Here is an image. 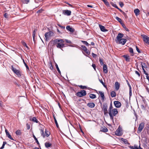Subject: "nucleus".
<instances>
[{
    "instance_id": "nucleus-1",
    "label": "nucleus",
    "mask_w": 149,
    "mask_h": 149,
    "mask_svg": "<svg viewBox=\"0 0 149 149\" xmlns=\"http://www.w3.org/2000/svg\"><path fill=\"white\" fill-rule=\"evenodd\" d=\"M54 44L56 45V46L58 48L62 50V48L64 47L63 44L64 41L63 39H55L53 40Z\"/></svg>"
},
{
    "instance_id": "nucleus-50",
    "label": "nucleus",
    "mask_w": 149,
    "mask_h": 149,
    "mask_svg": "<svg viewBox=\"0 0 149 149\" xmlns=\"http://www.w3.org/2000/svg\"><path fill=\"white\" fill-rule=\"evenodd\" d=\"M119 4L121 7L122 8L124 6V3L122 2H120L119 3Z\"/></svg>"
},
{
    "instance_id": "nucleus-47",
    "label": "nucleus",
    "mask_w": 149,
    "mask_h": 149,
    "mask_svg": "<svg viewBox=\"0 0 149 149\" xmlns=\"http://www.w3.org/2000/svg\"><path fill=\"white\" fill-rule=\"evenodd\" d=\"M99 61L100 62V64L101 65H103L104 63H103V60L102 59L100 58H99Z\"/></svg>"
},
{
    "instance_id": "nucleus-27",
    "label": "nucleus",
    "mask_w": 149,
    "mask_h": 149,
    "mask_svg": "<svg viewBox=\"0 0 149 149\" xmlns=\"http://www.w3.org/2000/svg\"><path fill=\"white\" fill-rule=\"evenodd\" d=\"M141 67L142 68L143 67V68H148L147 66L146 65V64L145 63H143L142 62H141Z\"/></svg>"
},
{
    "instance_id": "nucleus-57",
    "label": "nucleus",
    "mask_w": 149,
    "mask_h": 149,
    "mask_svg": "<svg viewBox=\"0 0 149 149\" xmlns=\"http://www.w3.org/2000/svg\"><path fill=\"white\" fill-rule=\"evenodd\" d=\"M142 68V69L143 70V72H144V74H146V75H148V74L146 73V72L145 70L144 69V68H143H143Z\"/></svg>"
},
{
    "instance_id": "nucleus-17",
    "label": "nucleus",
    "mask_w": 149,
    "mask_h": 149,
    "mask_svg": "<svg viewBox=\"0 0 149 149\" xmlns=\"http://www.w3.org/2000/svg\"><path fill=\"white\" fill-rule=\"evenodd\" d=\"M99 27L101 31L102 32H105L108 31L107 29H105V27L104 26L99 24Z\"/></svg>"
},
{
    "instance_id": "nucleus-8",
    "label": "nucleus",
    "mask_w": 149,
    "mask_h": 149,
    "mask_svg": "<svg viewBox=\"0 0 149 149\" xmlns=\"http://www.w3.org/2000/svg\"><path fill=\"white\" fill-rule=\"evenodd\" d=\"M107 108V104L106 103H104L102 108L104 111V114H105L108 113Z\"/></svg>"
},
{
    "instance_id": "nucleus-54",
    "label": "nucleus",
    "mask_w": 149,
    "mask_h": 149,
    "mask_svg": "<svg viewBox=\"0 0 149 149\" xmlns=\"http://www.w3.org/2000/svg\"><path fill=\"white\" fill-rule=\"evenodd\" d=\"M43 10L42 9H41L40 10H38L37 12V13H41L43 11Z\"/></svg>"
},
{
    "instance_id": "nucleus-13",
    "label": "nucleus",
    "mask_w": 149,
    "mask_h": 149,
    "mask_svg": "<svg viewBox=\"0 0 149 149\" xmlns=\"http://www.w3.org/2000/svg\"><path fill=\"white\" fill-rule=\"evenodd\" d=\"M81 47L82 49L88 55H89L90 54L89 51L87 49L85 46L81 45Z\"/></svg>"
},
{
    "instance_id": "nucleus-7",
    "label": "nucleus",
    "mask_w": 149,
    "mask_h": 149,
    "mask_svg": "<svg viewBox=\"0 0 149 149\" xmlns=\"http://www.w3.org/2000/svg\"><path fill=\"white\" fill-rule=\"evenodd\" d=\"M144 125L145 123L143 122H142L139 125L137 132L139 134V133H140L141 132L142 130L144 127Z\"/></svg>"
},
{
    "instance_id": "nucleus-23",
    "label": "nucleus",
    "mask_w": 149,
    "mask_h": 149,
    "mask_svg": "<svg viewBox=\"0 0 149 149\" xmlns=\"http://www.w3.org/2000/svg\"><path fill=\"white\" fill-rule=\"evenodd\" d=\"M5 132H6V136H8V137L11 140H14L13 139V138H12L11 137V136L9 134V132H8V131L7 130H5Z\"/></svg>"
},
{
    "instance_id": "nucleus-45",
    "label": "nucleus",
    "mask_w": 149,
    "mask_h": 149,
    "mask_svg": "<svg viewBox=\"0 0 149 149\" xmlns=\"http://www.w3.org/2000/svg\"><path fill=\"white\" fill-rule=\"evenodd\" d=\"M22 42L23 46H24V47H25L26 48H28V47L27 46L26 43L22 41Z\"/></svg>"
},
{
    "instance_id": "nucleus-58",
    "label": "nucleus",
    "mask_w": 149,
    "mask_h": 149,
    "mask_svg": "<svg viewBox=\"0 0 149 149\" xmlns=\"http://www.w3.org/2000/svg\"><path fill=\"white\" fill-rule=\"evenodd\" d=\"M136 49L137 51L139 53H141V52L140 50L139 49V48H138V47L137 46L136 47Z\"/></svg>"
},
{
    "instance_id": "nucleus-6",
    "label": "nucleus",
    "mask_w": 149,
    "mask_h": 149,
    "mask_svg": "<svg viewBox=\"0 0 149 149\" xmlns=\"http://www.w3.org/2000/svg\"><path fill=\"white\" fill-rule=\"evenodd\" d=\"M143 41L147 45H149V37L145 35H141Z\"/></svg>"
},
{
    "instance_id": "nucleus-24",
    "label": "nucleus",
    "mask_w": 149,
    "mask_h": 149,
    "mask_svg": "<svg viewBox=\"0 0 149 149\" xmlns=\"http://www.w3.org/2000/svg\"><path fill=\"white\" fill-rule=\"evenodd\" d=\"M134 12L135 15L137 16L139 14L140 10L136 8L134 10Z\"/></svg>"
},
{
    "instance_id": "nucleus-37",
    "label": "nucleus",
    "mask_w": 149,
    "mask_h": 149,
    "mask_svg": "<svg viewBox=\"0 0 149 149\" xmlns=\"http://www.w3.org/2000/svg\"><path fill=\"white\" fill-rule=\"evenodd\" d=\"M36 30L34 29L33 31V41H34V39L35 38V34H36Z\"/></svg>"
},
{
    "instance_id": "nucleus-55",
    "label": "nucleus",
    "mask_w": 149,
    "mask_h": 149,
    "mask_svg": "<svg viewBox=\"0 0 149 149\" xmlns=\"http://www.w3.org/2000/svg\"><path fill=\"white\" fill-rule=\"evenodd\" d=\"M30 0H24L23 2L24 3H27Z\"/></svg>"
},
{
    "instance_id": "nucleus-2",
    "label": "nucleus",
    "mask_w": 149,
    "mask_h": 149,
    "mask_svg": "<svg viewBox=\"0 0 149 149\" xmlns=\"http://www.w3.org/2000/svg\"><path fill=\"white\" fill-rule=\"evenodd\" d=\"M54 33L51 31H49V32L46 33L45 34V40L46 41H48L50 38L51 36H54Z\"/></svg>"
},
{
    "instance_id": "nucleus-46",
    "label": "nucleus",
    "mask_w": 149,
    "mask_h": 149,
    "mask_svg": "<svg viewBox=\"0 0 149 149\" xmlns=\"http://www.w3.org/2000/svg\"><path fill=\"white\" fill-rule=\"evenodd\" d=\"M22 60H23V62L24 65L26 66V69H29V68L28 66L27 65V64L24 61V60L23 59H22Z\"/></svg>"
},
{
    "instance_id": "nucleus-62",
    "label": "nucleus",
    "mask_w": 149,
    "mask_h": 149,
    "mask_svg": "<svg viewBox=\"0 0 149 149\" xmlns=\"http://www.w3.org/2000/svg\"><path fill=\"white\" fill-rule=\"evenodd\" d=\"M92 55L93 56V57L94 58H96V57H97V55L94 54V53H92Z\"/></svg>"
},
{
    "instance_id": "nucleus-9",
    "label": "nucleus",
    "mask_w": 149,
    "mask_h": 149,
    "mask_svg": "<svg viewBox=\"0 0 149 149\" xmlns=\"http://www.w3.org/2000/svg\"><path fill=\"white\" fill-rule=\"evenodd\" d=\"M115 134L117 136H120L122 135L121 132V128L119 126L118 128L115 132Z\"/></svg>"
},
{
    "instance_id": "nucleus-3",
    "label": "nucleus",
    "mask_w": 149,
    "mask_h": 149,
    "mask_svg": "<svg viewBox=\"0 0 149 149\" xmlns=\"http://www.w3.org/2000/svg\"><path fill=\"white\" fill-rule=\"evenodd\" d=\"M118 113V111L116 109H114L111 111V117L109 116L111 120L113 122V117L115 116Z\"/></svg>"
},
{
    "instance_id": "nucleus-20",
    "label": "nucleus",
    "mask_w": 149,
    "mask_h": 149,
    "mask_svg": "<svg viewBox=\"0 0 149 149\" xmlns=\"http://www.w3.org/2000/svg\"><path fill=\"white\" fill-rule=\"evenodd\" d=\"M103 72L104 73L106 74L108 72V70L107 69V66L106 65H103Z\"/></svg>"
},
{
    "instance_id": "nucleus-41",
    "label": "nucleus",
    "mask_w": 149,
    "mask_h": 149,
    "mask_svg": "<svg viewBox=\"0 0 149 149\" xmlns=\"http://www.w3.org/2000/svg\"><path fill=\"white\" fill-rule=\"evenodd\" d=\"M115 18L120 23L122 24V20L120 18H119L117 16Z\"/></svg>"
},
{
    "instance_id": "nucleus-5",
    "label": "nucleus",
    "mask_w": 149,
    "mask_h": 149,
    "mask_svg": "<svg viewBox=\"0 0 149 149\" xmlns=\"http://www.w3.org/2000/svg\"><path fill=\"white\" fill-rule=\"evenodd\" d=\"M86 91L84 90H83L80 92H77L76 94V95L79 97H81L86 95Z\"/></svg>"
},
{
    "instance_id": "nucleus-10",
    "label": "nucleus",
    "mask_w": 149,
    "mask_h": 149,
    "mask_svg": "<svg viewBox=\"0 0 149 149\" xmlns=\"http://www.w3.org/2000/svg\"><path fill=\"white\" fill-rule=\"evenodd\" d=\"M127 41V40L123 38L118 40V41L116 42L118 44H121L122 45H124L125 44Z\"/></svg>"
},
{
    "instance_id": "nucleus-14",
    "label": "nucleus",
    "mask_w": 149,
    "mask_h": 149,
    "mask_svg": "<svg viewBox=\"0 0 149 149\" xmlns=\"http://www.w3.org/2000/svg\"><path fill=\"white\" fill-rule=\"evenodd\" d=\"M126 81L127 82V84L129 87V96L130 98L132 95V88L128 80H127Z\"/></svg>"
},
{
    "instance_id": "nucleus-22",
    "label": "nucleus",
    "mask_w": 149,
    "mask_h": 149,
    "mask_svg": "<svg viewBox=\"0 0 149 149\" xmlns=\"http://www.w3.org/2000/svg\"><path fill=\"white\" fill-rule=\"evenodd\" d=\"M115 86L116 91H118L120 87V85L118 82H115Z\"/></svg>"
},
{
    "instance_id": "nucleus-28",
    "label": "nucleus",
    "mask_w": 149,
    "mask_h": 149,
    "mask_svg": "<svg viewBox=\"0 0 149 149\" xmlns=\"http://www.w3.org/2000/svg\"><path fill=\"white\" fill-rule=\"evenodd\" d=\"M121 140L125 144H130L128 142L127 140L125 139H124L123 138H121Z\"/></svg>"
},
{
    "instance_id": "nucleus-36",
    "label": "nucleus",
    "mask_w": 149,
    "mask_h": 149,
    "mask_svg": "<svg viewBox=\"0 0 149 149\" xmlns=\"http://www.w3.org/2000/svg\"><path fill=\"white\" fill-rule=\"evenodd\" d=\"M33 137L34 138L35 140L36 141L38 145H40V143L37 139L36 138L35 136L34 135V134H33Z\"/></svg>"
},
{
    "instance_id": "nucleus-64",
    "label": "nucleus",
    "mask_w": 149,
    "mask_h": 149,
    "mask_svg": "<svg viewBox=\"0 0 149 149\" xmlns=\"http://www.w3.org/2000/svg\"><path fill=\"white\" fill-rule=\"evenodd\" d=\"M49 67H50V68L52 70L53 69V66L52 64V63H51L50 64V65H49Z\"/></svg>"
},
{
    "instance_id": "nucleus-19",
    "label": "nucleus",
    "mask_w": 149,
    "mask_h": 149,
    "mask_svg": "<svg viewBox=\"0 0 149 149\" xmlns=\"http://www.w3.org/2000/svg\"><path fill=\"white\" fill-rule=\"evenodd\" d=\"M113 107L112 105V103L111 102L110 104V105L109 106V109H108V111L109 112L108 113L109 114V116H111V111L113 109Z\"/></svg>"
},
{
    "instance_id": "nucleus-31",
    "label": "nucleus",
    "mask_w": 149,
    "mask_h": 149,
    "mask_svg": "<svg viewBox=\"0 0 149 149\" xmlns=\"http://www.w3.org/2000/svg\"><path fill=\"white\" fill-rule=\"evenodd\" d=\"M89 97L92 99H94L96 97V95L93 94H91L89 95Z\"/></svg>"
},
{
    "instance_id": "nucleus-32",
    "label": "nucleus",
    "mask_w": 149,
    "mask_h": 149,
    "mask_svg": "<svg viewBox=\"0 0 149 149\" xmlns=\"http://www.w3.org/2000/svg\"><path fill=\"white\" fill-rule=\"evenodd\" d=\"M111 95L112 97H115L116 95V92L114 91H112L111 93Z\"/></svg>"
},
{
    "instance_id": "nucleus-59",
    "label": "nucleus",
    "mask_w": 149,
    "mask_h": 149,
    "mask_svg": "<svg viewBox=\"0 0 149 149\" xmlns=\"http://www.w3.org/2000/svg\"><path fill=\"white\" fill-rule=\"evenodd\" d=\"M122 14L123 15L125 18H127V17L126 15V14L125 12H123L122 13Z\"/></svg>"
},
{
    "instance_id": "nucleus-44",
    "label": "nucleus",
    "mask_w": 149,
    "mask_h": 149,
    "mask_svg": "<svg viewBox=\"0 0 149 149\" xmlns=\"http://www.w3.org/2000/svg\"><path fill=\"white\" fill-rule=\"evenodd\" d=\"M55 66L56 67V68L57 70L58 71V72L60 74H61V72L58 66V65H57V64L56 63V64H55Z\"/></svg>"
},
{
    "instance_id": "nucleus-35",
    "label": "nucleus",
    "mask_w": 149,
    "mask_h": 149,
    "mask_svg": "<svg viewBox=\"0 0 149 149\" xmlns=\"http://www.w3.org/2000/svg\"><path fill=\"white\" fill-rule=\"evenodd\" d=\"M134 148L135 149H143L142 148H141L140 147V143H139V147H138V146L136 145H134Z\"/></svg>"
},
{
    "instance_id": "nucleus-25",
    "label": "nucleus",
    "mask_w": 149,
    "mask_h": 149,
    "mask_svg": "<svg viewBox=\"0 0 149 149\" xmlns=\"http://www.w3.org/2000/svg\"><path fill=\"white\" fill-rule=\"evenodd\" d=\"M45 147L47 148H48L49 147H50L52 145V144L51 143H49L48 142H46L45 143Z\"/></svg>"
},
{
    "instance_id": "nucleus-61",
    "label": "nucleus",
    "mask_w": 149,
    "mask_h": 149,
    "mask_svg": "<svg viewBox=\"0 0 149 149\" xmlns=\"http://www.w3.org/2000/svg\"><path fill=\"white\" fill-rule=\"evenodd\" d=\"M135 74H136L139 77L140 76V74L138 71H135Z\"/></svg>"
},
{
    "instance_id": "nucleus-39",
    "label": "nucleus",
    "mask_w": 149,
    "mask_h": 149,
    "mask_svg": "<svg viewBox=\"0 0 149 149\" xmlns=\"http://www.w3.org/2000/svg\"><path fill=\"white\" fill-rule=\"evenodd\" d=\"M40 133L41 134V135L43 137V138H44L45 136V135L43 130L41 129L40 130Z\"/></svg>"
},
{
    "instance_id": "nucleus-40",
    "label": "nucleus",
    "mask_w": 149,
    "mask_h": 149,
    "mask_svg": "<svg viewBox=\"0 0 149 149\" xmlns=\"http://www.w3.org/2000/svg\"><path fill=\"white\" fill-rule=\"evenodd\" d=\"M81 42L83 43L84 44L86 45V46H88L89 44L87 42V41L83 40H81Z\"/></svg>"
},
{
    "instance_id": "nucleus-63",
    "label": "nucleus",
    "mask_w": 149,
    "mask_h": 149,
    "mask_svg": "<svg viewBox=\"0 0 149 149\" xmlns=\"http://www.w3.org/2000/svg\"><path fill=\"white\" fill-rule=\"evenodd\" d=\"M26 127H27V129L29 130V129L30 128V125L29 124H28L27 123L26 124Z\"/></svg>"
},
{
    "instance_id": "nucleus-18",
    "label": "nucleus",
    "mask_w": 149,
    "mask_h": 149,
    "mask_svg": "<svg viewBox=\"0 0 149 149\" xmlns=\"http://www.w3.org/2000/svg\"><path fill=\"white\" fill-rule=\"evenodd\" d=\"M98 93L100 95V97L102 98V100L104 101V99L105 98L104 93L100 91H98Z\"/></svg>"
},
{
    "instance_id": "nucleus-52",
    "label": "nucleus",
    "mask_w": 149,
    "mask_h": 149,
    "mask_svg": "<svg viewBox=\"0 0 149 149\" xmlns=\"http://www.w3.org/2000/svg\"><path fill=\"white\" fill-rule=\"evenodd\" d=\"M99 81L100 82V83L101 84H102L103 85V86L104 87H105L106 86L105 85V84L104 83V82H103V81L102 80V79L101 80L100 79L99 80Z\"/></svg>"
},
{
    "instance_id": "nucleus-60",
    "label": "nucleus",
    "mask_w": 149,
    "mask_h": 149,
    "mask_svg": "<svg viewBox=\"0 0 149 149\" xmlns=\"http://www.w3.org/2000/svg\"><path fill=\"white\" fill-rule=\"evenodd\" d=\"M58 25L62 29H63L65 28V27L64 26H62L59 24H58Z\"/></svg>"
},
{
    "instance_id": "nucleus-43",
    "label": "nucleus",
    "mask_w": 149,
    "mask_h": 149,
    "mask_svg": "<svg viewBox=\"0 0 149 149\" xmlns=\"http://www.w3.org/2000/svg\"><path fill=\"white\" fill-rule=\"evenodd\" d=\"M45 134L46 136L48 137L49 136L50 134V133L47 131V130L46 129L45 130Z\"/></svg>"
},
{
    "instance_id": "nucleus-48",
    "label": "nucleus",
    "mask_w": 149,
    "mask_h": 149,
    "mask_svg": "<svg viewBox=\"0 0 149 149\" xmlns=\"http://www.w3.org/2000/svg\"><path fill=\"white\" fill-rule=\"evenodd\" d=\"M79 86L80 87L81 89H84L86 88V86H83L82 85H79Z\"/></svg>"
},
{
    "instance_id": "nucleus-33",
    "label": "nucleus",
    "mask_w": 149,
    "mask_h": 149,
    "mask_svg": "<svg viewBox=\"0 0 149 149\" xmlns=\"http://www.w3.org/2000/svg\"><path fill=\"white\" fill-rule=\"evenodd\" d=\"M100 131L104 132H106L108 131V129L107 127H104Z\"/></svg>"
},
{
    "instance_id": "nucleus-16",
    "label": "nucleus",
    "mask_w": 149,
    "mask_h": 149,
    "mask_svg": "<svg viewBox=\"0 0 149 149\" xmlns=\"http://www.w3.org/2000/svg\"><path fill=\"white\" fill-rule=\"evenodd\" d=\"M66 29L67 30L72 33L74 31V29L71 27L69 25L66 26Z\"/></svg>"
},
{
    "instance_id": "nucleus-38",
    "label": "nucleus",
    "mask_w": 149,
    "mask_h": 149,
    "mask_svg": "<svg viewBox=\"0 0 149 149\" xmlns=\"http://www.w3.org/2000/svg\"><path fill=\"white\" fill-rule=\"evenodd\" d=\"M16 134L17 135H19L21 134L20 130H18L15 132Z\"/></svg>"
},
{
    "instance_id": "nucleus-49",
    "label": "nucleus",
    "mask_w": 149,
    "mask_h": 149,
    "mask_svg": "<svg viewBox=\"0 0 149 149\" xmlns=\"http://www.w3.org/2000/svg\"><path fill=\"white\" fill-rule=\"evenodd\" d=\"M122 26L125 29V30L127 31H129V30L128 29V28H127L126 27L125 25L123 24V25H122Z\"/></svg>"
},
{
    "instance_id": "nucleus-51",
    "label": "nucleus",
    "mask_w": 149,
    "mask_h": 149,
    "mask_svg": "<svg viewBox=\"0 0 149 149\" xmlns=\"http://www.w3.org/2000/svg\"><path fill=\"white\" fill-rule=\"evenodd\" d=\"M7 143V142L6 141H3V145L1 147L3 149L4 148V146L5 144H6Z\"/></svg>"
},
{
    "instance_id": "nucleus-53",
    "label": "nucleus",
    "mask_w": 149,
    "mask_h": 149,
    "mask_svg": "<svg viewBox=\"0 0 149 149\" xmlns=\"http://www.w3.org/2000/svg\"><path fill=\"white\" fill-rule=\"evenodd\" d=\"M54 122H55V123L56 124V126L57 127V128H59V126H58V123H57V121L56 120H54Z\"/></svg>"
},
{
    "instance_id": "nucleus-12",
    "label": "nucleus",
    "mask_w": 149,
    "mask_h": 149,
    "mask_svg": "<svg viewBox=\"0 0 149 149\" xmlns=\"http://www.w3.org/2000/svg\"><path fill=\"white\" fill-rule=\"evenodd\" d=\"M71 11L70 10H63V14L68 16H70L71 14Z\"/></svg>"
},
{
    "instance_id": "nucleus-56",
    "label": "nucleus",
    "mask_w": 149,
    "mask_h": 149,
    "mask_svg": "<svg viewBox=\"0 0 149 149\" xmlns=\"http://www.w3.org/2000/svg\"><path fill=\"white\" fill-rule=\"evenodd\" d=\"M65 41L66 42L68 43H71V42L70 40H68L67 39H65Z\"/></svg>"
},
{
    "instance_id": "nucleus-42",
    "label": "nucleus",
    "mask_w": 149,
    "mask_h": 149,
    "mask_svg": "<svg viewBox=\"0 0 149 149\" xmlns=\"http://www.w3.org/2000/svg\"><path fill=\"white\" fill-rule=\"evenodd\" d=\"M112 5V6L113 7H115L117 9L118 8V7L116 5V4L113 3L112 2H111L110 3Z\"/></svg>"
},
{
    "instance_id": "nucleus-4",
    "label": "nucleus",
    "mask_w": 149,
    "mask_h": 149,
    "mask_svg": "<svg viewBox=\"0 0 149 149\" xmlns=\"http://www.w3.org/2000/svg\"><path fill=\"white\" fill-rule=\"evenodd\" d=\"M11 69L12 71L18 77H20L21 76V72L19 70L14 68L13 65L11 66Z\"/></svg>"
},
{
    "instance_id": "nucleus-26",
    "label": "nucleus",
    "mask_w": 149,
    "mask_h": 149,
    "mask_svg": "<svg viewBox=\"0 0 149 149\" xmlns=\"http://www.w3.org/2000/svg\"><path fill=\"white\" fill-rule=\"evenodd\" d=\"M123 57L125 58L126 61L128 62L130 61V58L128 55H124L123 56Z\"/></svg>"
},
{
    "instance_id": "nucleus-15",
    "label": "nucleus",
    "mask_w": 149,
    "mask_h": 149,
    "mask_svg": "<svg viewBox=\"0 0 149 149\" xmlns=\"http://www.w3.org/2000/svg\"><path fill=\"white\" fill-rule=\"evenodd\" d=\"M115 106L117 108H119L121 106V104L118 101H115L114 102Z\"/></svg>"
},
{
    "instance_id": "nucleus-21",
    "label": "nucleus",
    "mask_w": 149,
    "mask_h": 149,
    "mask_svg": "<svg viewBox=\"0 0 149 149\" xmlns=\"http://www.w3.org/2000/svg\"><path fill=\"white\" fill-rule=\"evenodd\" d=\"M87 106L91 108H93L95 106V104L93 102H89L87 104Z\"/></svg>"
},
{
    "instance_id": "nucleus-11",
    "label": "nucleus",
    "mask_w": 149,
    "mask_h": 149,
    "mask_svg": "<svg viewBox=\"0 0 149 149\" xmlns=\"http://www.w3.org/2000/svg\"><path fill=\"white\" fill-rule=\"evenodd\" d=\"M123 34L121 33H118L116 37V39L115 40L116 42H117L118 41V40L121 39H122V38L123 37Z\"/></svg>"
},
{
    "instance_id": "nucleus-30",
    "label": "nucleus",
    "mask_w": 149,
    "mask_h": 149,
    "mask_svg": "<svg viewBox=\"0 0 149 149\" xmlns=\"http://www.w3.org/2000/svg\"><path fill=\"white\" fill-rule=\"evenodd\" d=\"M31 120L34 122H36V123H38V120L37 119L36 117H33L32 119V120Z\"/></svg>"
},
{
    "instance_id": "nucleus-29",
    "label": "nucleus",
    "mask_w": 149,
    "mask_h": 149,
    "mask_svg": "<svg viewBox=\"0 0 149 149\" xmlns=\"http://www.w3.org/2000/svg\"><path fill=\"white\" fill-rule=\"evenodd\" d=\"M104 2L105 5L107 6L108 7H110V5L109 2L107 1V0H102Z\"/></svg>"
},
{
    "instance_id": "nucleus-34",
    "label": "nucleus",
    "mask_w": 149,
    "mask_h": 149,
    "mask_svg": "<svg viewBox=\"0 0 149 149\" xmlns=\"http://www.w3.org/2000/svg\"><path fill=\"white\" fill-rule=\"evenodd\" d=\"M129 51L130 53H131L132 54V56H133L134 54L133 49H132V48L131 47H130L129 49Z\"/></svg>"
}]
</instances>
